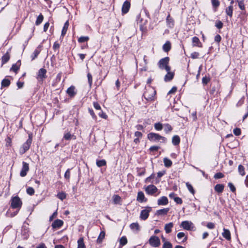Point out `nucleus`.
<instances>
[{
  "label": "nucleus",
  "mask_w": 248,
  "mask_h": 248,
  "mask_svg": "<svg viewBox=\"0 0 248 248\" xmlns=\"http://www.w3.org/2000/svg\"><path fill=\"white\" fill-rule=\"evenodd\" d=\"M173 227L172 222H170L166 224L164 227V230L167 233H169L171 232V229Z\"/></svg>",
  "instance_id": "obj_22"
},
{
  "label": "nucleus",
  "mask_w": 248,
  "mask_h": 248,
  "mask_svg": "<svg viewBox=\"0 0 248 248\" xmlns=\"http://www.w3.org/2000/svg\"><path fill=\"white\" fill-rule=\"evenodd\" d=\"M19 69V66L17 64H13L10 70L15 72V73H17Z\"/></svg>",
  "instance_id": "obj_49"
},
{
  "label": "nucleus",
  "mask_w": 248,
  "mask_h": 248,
  "mask_svg": "<svg viewBox=\"0 0 248 248\" xmlns=\"http://www.w3.org/2000/svg\"><path fill=\"white\" fill-rule=\"evenodd\" d=\"M10 202L11 207L13 209H16L17 210V211H16L15 213H14V214H11L10 215H9L10 210H9L7 211V214L8 215V216L12 217H14L18 213V211L21 207L22 202L20 198L17 196L12 197L10 200Z\"/></svg>",
  "instance_id": "obj_1"
},
{
  "label": "nucleus",
  "mask_w": 248,
  "mask_h": 248,
  "mask_svg": "<svg viewBox=\"0 0 248 248\" xmlns=\"http://www.w3.org/2000/svg\"><path fill=\"white\" fill-rule=\"evenodd\" d=\"M164 131L166 133H168L172 130V126L169 124H164Z\"/></svg>",
  "instance_id": "obj_35"
},
{
  "label": "nucleus",
  "mask_w": 248,
  "mask_h": 248,
  "mask_svg": "<svg viewBox=\"0 0 248 248\" xmlns=\"http://www.w3.org/2000/svg\"><path fill=\"white\" fill-rule=\"evenodd\" d=\"M78 248H85L83 238H80L78 241Z\"/></svg>",
  "instance_id": "obj_34"
},
{
  "label": "nucleus",
  "mask_w": 248,
  "mask_h": 248,
  "mask_svg": "<svg viewBox=\"0 0 248 248\" xmlns=\"http://www.w3.org/2000/svg\"><path fill=\"white\" fill-rule=\"evenodd\" d=\"M145 92L143 93L144 98L148 101H153L155 100L156 97V91L155 89L150 86L145 87Z\"/></svg>",
  "instance_id": "obj_2"
},
{
  "label": "nucleus",
  "mask_w": 248,
  "mask_h": 248,
  "mask_svg": "<svg viewBox=\"0 0 248 248\" xmlns=\"http://www.w3.org/2000/svg\"><path fill=\"white\" fill-rule=\"evenodd\" d=\"M177 238L179 239L184 237L183 240L182 241L183 242H184L186 241L187 240V237L185 236V234L184 232H179L177 235Z\"/></svg>",
  "instance_id": "obj_38"
},
{
  "label": "nucleus",
  "mask_w": 248,
  "mask_h": 248,
  "mask_svg": "<svg viewBox=\"0 0 248 248\" xmlns=\"http://www.w3.org/2000/svg\"><path fill=\"white\" fill-rule=\"evenodd\" d=\"M155 128L158 131L161 130L163 128V125L160 123H155L154 124Z\"/></svg>",
  "instance_id": "obj_46"
},
{
  "label": "nucleus",
  "mask_w": 248,
  "mask_h": 248,
  "mask_svg": "<svg viewBox=\"0 0 248 248\" xmlns=\"http://www.w3.org/2000/svg\"><path fill=\"white\" fill-rule=\"evenodd\" d=\"M96 165L99 167L104 166L106 165V162L105 160H104V159H102V160H97L96 161Z\"/></svg>",
  "instance_id": "obj_42"
},
{
  "label": "nucleus",
  "mask_w": 248,
  "mask_h": 248,
  "mask_svg": "<svg viewBox=\"0 0 248 248\" xmlns=\"http://www.w3.org/2000/svg\"><path fill=\"white\" fill-rule=\"evenodd\" d=\"M167 73L165 75L164 78V80L166 82L170 81L172 80L174 77V73L173 72H170V71H167Z\"/></svg>",
  "instance_id": "obj_18"
},
{
  "label": "nucleus",
  "mask_w": 248,
  "mask_h": 248,
  "mask_svg": "<svg viewBox=\"0 0 248 248\" xmlns=\"http://www.w3.org/2000/svg\"><path fill=\"white\" fill-rule=\"evenodd\" d=\"M68 26H69V21H67L64 23V25L62 28L61 36L63 37L66 34L67 31L68 30Z\"/></svg>",
  "instance_id": "obj_29"
},
{
  "label": "nucleus",
  "mask_w": 248,
  "mask_h": 248,
  "mask_svg": "<svg viewBox=\"0 0 248 248\" xmlns=\"http://www.w3.org/2000/svg\"><path fill=\"white\" fill-rule=\"evenodd\" d=\"M57 196L59 199L62 201L63 200L66 198V194L64 192H59L58 193Z\"/></svg>",
  "instance_id": "obj_45"
},
{
  "label": "nucleus",
  "mask_w": 248,
  "mask_h": 248,
  "mask_svg": "<svg viewBox=\"0 0 248 248\" xmlns=\"http://www.w3.org/2000/svg\"><path fill=\"white\" fill-rule=\"evenodd\" d=\"M75 90V87L74 86H71L67 89L66 93L70 97H73L77 94Z\"/></svg>",
  "instance_id": "obj_13"
},
{
  "label": "nucleus",
  "mask_w": 248,
  "mask_h": 248,
  "mask_svg": "<svg viewBox=\"0 0 248 248\" xmlns=\"http://www.w3.org/2000/svg\"><path fill=\"white\" fill-rule=\"evenodd\" d=\"M233 9V6L230 5L229 6L226 8L225 10L226 14L230 17H232V16Z\"/></svg>",
  "instance_id": "obj_26"
},
{
  "label": "nucleus",
  "mask_w": 248,
  "mask_h": 248,
  "mask_svg": "<svg viewBox=\"0 0 248 248\" xmlns=\"http://www.w3.org/2000/svg\"><path fill=\"white\" fill-rule=\"evenodd\" d=\"M27 192L28 194L32 195L34 193V190L32 187H29L27 189Z\"/></svg>",
  "instance_id": "obj_56"
},
{
  "label": "nucleus",
  "mask_w": 248,
  "mask_h": 248,
  "mask_svg": "<svg viewBox=\"0 0 248 248\" xmlns=\"http://www.w3.org/2000/svg\"><path fill=\"white\" fill-rule=\"evenodd\" d=\"M237 2H238V6L240 9L242 10H244L245 9V6L244 0H237Z\"/></svg>",
  "instance_id": "obj_50"
},
{
  "label": "nucleus",
  "mask_w": 248,
  "mask_h": 248,
  "mask_svg": "<svg viewBox=\"0 0 248 248\" xmlns=\"http://www.w3.org/2000/svg\"><path fill=\"white\" fill-rule=\"evenodd\" d=\"M93 107L97 110H100L101 107L100 105L97 102H93Z\"/></svg>",
  "instance_id": "obj_64"
},
{
  "label": "nucleus",
  "mask_w": 248,
  "mask_h": 248,
  "mask_svg": "<svg viewBox=\"0 0 248 248\" xmlns=\"http://www.w3.org/2000/svg\"><path fill=\"white\" fill-rule=\"evenodd\" d=\"M169 208H164L162 209L158 210L156 211V214L157 215H165L167 214L169 211Z\"/></svg>",
  "instance_id": "obj_27"
},
{
  "label": "nucleus",
  "mask_w": 248,
  "mask_h": 248,
  "mask_svg": "<svg viewBox=\"0 0 248 248\" xmlns=\"http://www.w3.org/2000/svg\"><path fill=\"white\" fill-rule=\"evenodd\" d=\"M164 165L166 167H170L172 165L171 161L170 159H169L167 157H165L164 158Z\"/></svg>",
  "instance_id": "obj_37"
},
{
  "label": "nucleus",
  "mask_w": 248,
  "mask_h": 248,
  "mask_svg": "<svg viewBox=\"0 0 248 248\" xmlns=\"http://www.w3.org/2000/svg\"><path fill=\"white\" fill-rule=\"evenodd\" d=\"M180 226L187 231L193 230L195 227L193 223L190 221H183L181 222Z\"/></svg>",
  "instance_id": "obj_6"
},
{
  "label": "nucleus",
  "mask_w": 248,
  "mask_h": 248,
  "mask_svg": "<svg viewBox=\"0 0 248 248\" xmlns=\"http://www.w3.org/2000/svg\"><path fill=\"white\" fill-rule=\"evenodd\" d=\"M130 7V2L128 1H125L122 6V12L124 14H126Z\"/></svg>",
  "instance_id": "obj_12"
},
{
  "label": "nucleus",
  "mask_w": 248,
  "mask_h": 248,
  "mask_svg": "<svg viewBox=\"0 0 248 248\" xmlns=\"http://www.w3.org/2000/svg\"><path fill=\"white\" fill-rule=\"evenodd\" d=\"M233 133L236 136H239L241 133V131L239 128H235L233 130Z\"/></svg>",
  "instance_id": "obj_55"
},
{
  "label": "nucleus",
  "mask_w": 248,
  "mask_h": 248,
  "mask_svg": "<svg viewBox=\"0 0 248 248\" xmlns=\"http://www.w3.org/2000/svg\"><path fill=\"white\" fill-rule=\"evenodd\" d=\"M98 115L100 117L105 119H106L108 118L107 115L102 110L98 113Z\"/></svg>",
  "instance_id": "obj_60"
},
{
  "label": "nucleus",
  "mask_w": 248,
  "mask_h": 248,
  "mask_svg": "<svg viewBox=\"0 0 248 248\" xmlns=\"http://www.w3.org/2000/svg\"><path fill=\"white\" fill-rule=\"evenodd\" d=\"M162 248H172V246L170 242H165L163 245Z\"/></svg>",
  "instance_id": "obj_52"
},
{
  "label": "nucleus",
  "mask_w": 248,
  "mask_h": 248,
  "mask_svg": "<svg viewBox=\"0 0 248 248\" xmlns=\"http://www.w3.org/2000/svg\"><path fill=\"white\" fill-rule=\"evenodd\" d=\"M180 139L178 136L175 135L172 137V142L174 145H178L180 143Z\"/></svg>",
  "instance_id": "obj_30"
},
{
  "label": "nucleus",
  "mask_w": 248,
  "mask_h": 248,
  "mask_svg": "<svg viewBox=\"0 0 248 248\" xmlns=\"http://www.w3.org/2000/svg\"><path fill=\"white\" fill-rule=\"evenodd\" d=\"M210 81V78L206 76L203 77L202 79V83L205 85L207 84Z\"/></svg>",
  "instance_id": "obj_53"
},
{
  "label": "nucleus",
  "mask_w": 248,
  "mask_h": 248,
  "mask_svg": "<svg viewBox=\"0 0 248 248\" xmlns=\"http://www.w3.org/2000/svg\"><path fill=\"white\" fill-rule=\"evenodd\" d=\"M10 80L7 78L3 79L1 81V87H7L10 84Z\"/></svg>",
  "instance_id": "obj_32"
},
{
  "label": "nucleus",
  "mask_w": 248,
  "mask_h": 248,
  "mask_svg": "<svg viewBox=\"0 0 248 248\" xmlns=\"http://www.w3.org/2000/svg\"><path fill=\"white\" fill-rule=\"evenodd\" d=\"M199 56V53L197 52H194L191 54V57L193 59H197Z\"/></svg>",
  "instance_id": "obj_62"
},
{
  "label": "nucleus",
  "mask_w": 248,
  "mask_h": 248,
  "mask_svg": "<svg viewBox=\"0 0 248 248\" xmlns=\"http://www.w3.org/2000/svg\"><path fill=\"white\" fill-rule=\"evenodd\" d=\"M168 199L165 196H162L157 200V204L158 205H166L168 204Z\"/></svg>",
  "instance_id": "obj_14"
},
{
  "label": "nucleus",
  "mask_w": 248,
  "mask_h": 248,
  "mask_svg": "<svg viewBox=\"0 0 248 248\" xmlns=\"http://www.w3.org/2000/svg\"><path fill=\"white\" fill-rule=\"evenodd\" d=\"M10 58V55L9 52H7L1 58V66L7 62Z\"/></svg>",
  "instance_id": "obj_19"
},
{
  "label": "nucleus",
  "mask_w": 248,
  "mask_h": 248,
  "mask_svg": "<svg viewBox=\"0 0 248 248\" xmlns=\"http://www.w3.org/2000/svg\"><path fill=\"white\" fill-rule=\"evenodd\" d=\"M150 245L154 247H158L160 245L159 238L156 236H152L149 240Z\"/></svg>",
  "instance_id": "obj_9"
},
{
  "label": "nucleus",
  "mask_w": 248,
  "mask_h": 248,
  "mask_svg": "<svg viewBox=\"0 0 248 248\" xmlns=\"http://www.w3.org/2000/svg\"><path fill=\"white\" fill-rule=\"evenodd\" d=\"M40 52V51L39 50H38V49H36L34 51L32 55L31 56V60H34L36 58H37Z\"/></svg>",
  "instance_id": "obj_44"
},
{
  "label": "nucleus",
  "mask_w": 248,
  "mask_h": 248,
  "mask_svg": "<svg viewBox=\"0 0 248 248\" xmlns=\"http://www.w3.org/2000/svg\"><path fill=\"white\" fill-rule=\"evenodd\" d=\"M148 139L153 142H165L166 141V138L164 137L161 136L158 134L155 133H150L147 135Z\"/></svg>",
  "instance_id": "obj_3"
},
{
  "label": "nucleus",
  "mask_w": 248,
  "mask_h": 248,
  "mask_svg": "<svg viewBox=\"0 0 248 248\" xmlns=\"http://www.w3.org/2000/svg\"><path fill=\"white\" fill-rule=\"evenodd\" d=\"M186 186L188 189L189 191L192 193V194H194L195 190L191 184H190L188 182L186 183Z\"/></svg>",
  "instance_id": "obj_43"
},
{
  "label": "nucleus",
  "mask_w": 248,
  "mask_h": 248,
  "mask_svg": "<svg viewBox=\"0 0 248 248\" xmlns=\"http://www.w3.org/2000/svg\"><path fill=\"white\" fill-rule=\"evenodd\" d=\"M224 186L223 184H217L215 186V190L217 193H222L224 190Z\"/></svg>",
  "instance_id": "obj_24"
},
{
  "label": "nucleus",
  "mask_w": 248,
  "mask_h": 248,
  "mask_svg": "<svg viewBox=\"0 0 248 248\" xmlns=\"http://www.w3.org/2000/svg\"><path fill=\"white\" fill-rule=\"evenodd\" d=\"M211 3L214 11L216 12L220 5V1L219 0H211Z\"/></svg>",
  "instance_id": "obj_23"
},
{
  "label": "nucleus",
  "mask_w": 248,
  "mask_h": 248,
  "mask_svg": "<svg viewBox=\"0 0 248 248\" xmlns=\"http://www.w3.org/2000/svg\"><path fill=\"white\" fill-rule=\"evenodd\" d=\"M105 236V233L104 231H102L97 238V242L98 243H101L103 239L104 238Z\"/></svg>",
  "instance_id": "obj_41"
},
{
  "label": "nucleus",
  "mask_w": 248,
  "mask_h": 248,
  "mask_svg": "<svg viewBox=\"0 0 248 248\" xmlns=\"http://www.w3.org/2000/svg\"><path fill=\"white\" fill-rule=\"evenodd\" d=\"M228 186L229 187L230 190L232 192H234L235 191L236 188H235L234 186L232 183H228Z\"/></svg>",
  "instance_id": "obj_61"
},
{
  "label": "nucleus",
  "mask_w": 248,
  "mask_h": 248,
  "mask_svg": "<svg viewBox=\"0 0 248 248\" xmlns=\"http://www.w3.org/2000/svg\"><path fill=\"white\" fill-rule=\"evenodd\" d=\"M167 23L169 27H173L174 26V20L170 17V15H169L167 17Z\"/></svg>",
  "instance_id": "obj_28"
},
{
  "label": "nucleus",
  "mask_w": 248,
  "mask_h": 248,
  "mask_svg": "<svg viewBox=\"0 0 248 248\" xmlns=\"http://www.w3.org/2000/svg\"><path fill=\"white\" fill-rule=\"evenodd\" d=\"M238 172L241 175H242V176L245 175V168L243 166H242L241 165H239L238 166Z\"/></svg>",
  "instance_id": "obj_39"
},
{
  "label": "nucleus",
  "mask_w": 248,
  "mask_h": 248,
  "mask_svg": "<svg viewBox=\"0 0 248 248\" xmlns=\"http://www.w3.org/2000/svg\"><path fill=\"white\" fill-rule=\"evenodd\" d=\"M174 201L177 203L180 204H182L183 202V201H182V200L181 199V198L178 197H177L176 198H175Z\"/></svg>",
  "instance_id": "obj_63"
},
{
  "label": "nucleus",
  "mask_w": 248,
  "mask_h": 248,
  "mask_svg": "<svg viewBox=\"0 0 248 248\" xmlns=\"http://www.w3.org/2000/svg\"><path fill=\"white\" fill-rule=\"evenodd\" d=\"M152 211L151 207H147L146 209L142 210L140 214V218L141 219L145 220L147 219L149 217V213Z\"/></svg>",
  "instance_id": "obj_8"
},
{
  "label": "nucleus",
  "mask_w": 248,
  "mask_h": 248,
  "mask_svg": "<svg viewBox=\"0 0 248 248\" xmlns=\"http://www.w3.org/2000/svg\"><path fill=\"white\" fill-rule=\"evenodd\" d=\"M32 142V135L31 134L29 135V138L20 147L19 150V152L21 154H23L26 153V152L28 150L31 146V143Z\"/></svg>",
  "instance_id": "obj_5"
},
{
  "label": "nucleus",
  "mask_w": 248,
  "mask_h": 248,
  "mask_svg": "<svg viewBox=\"0 0 248 248\" xmlns=\"http://www.w3.org/2000/svg\"><path fill=\"white\" fill-rule=\"evenodd\" d=\"M223 23L220 20H217L215 26L218 29H220L223 27Z\"/></svg>",
  "instance_id": "obj_51"
},
{
  "label": "nucleus",
  "mask_w": 248,
  "mask_h": 248,
  "mask_svg": "<svg viewBox=\"0 0 248 248\" xmlns=\"http://www.w3.org/2000/svg\"><path fill=\"white\" fill-rule=\"evenodd\" d=\"M88 110H89V112L90 114V115L92 116V117H93V118L94 120L96 119V115L95 114L93 110L92 109V108H89L88 109Z\"/></svg>",
  "instance_id": "obj_58"
},
{
  "label": "nucleus",
  "mask_w": 248,
  "mask_h": 248,
  "mask_svg": "<svg viewBox=\"0 0 248 248\" xmlns=\"http://www.w3.org/2000/svg\"><path fill=\"white\" fill-rule=\"evenodd\" d=\"M223 232L222 233V236L226 240L230 241L231 239V232L228 229L224 228L223 229Z\"/></svg>",
  "instance_id": "obj_16"
},
{
  "label": "nucleus",
  "mask_w": 248,
  "mask_h": 248,
  "mask_svg": "<svg viewBox=\"0 0 248 248\" xmlns=\"http://www.w3.org/2000/svg\"><path fill=\"white\" fill-rule=\"evenodd\" d=\"M159 148L160 147L159 146H153L150 148V150L152 154H156V152H157Z\"/></svg>",
  "instance_id": "obj_47"
},
{
  "label": "nucleus",
  "mask_w": 248,
  "mask_h": 248,
  "mask_svg": "<svg viewBox=\"0 0 248 248\" xmlns=\"http://www.w3.org/2000/svg\"><path fill=\"white\" fill-rule=\"evenodd\" d=\"M63 139L65 140H76V137L74 135L71 134L70 132H66L63 136Z\"/></svg>",
  "instance_id": "obj_21"
},
{
  "label": "nucleus",
  "mask_w": 248,
  "mask_h": 248,
  "mask_svg": "<svg viewBox=\"0 0 248 248\" xmlns=\"http://www.w3.org/2000/svg\"><path fill=\"white\" fill-rule=\"evenodd\" d=\"M43 19V16L41 14H40L37 18V19L35 22V24L36 25H40L42 22Z\"/></svg>",
  "instance_id": "obj_36"
},
{
  "label": "nucleus",
  "mask_w": 248,
  "mask_h": 248,
  "mask_svg": "<svg viewBox=\"0 0 248 248\" xmlns=\"http://www.w3.org/2000/svg\"><path fill=\"white\" fill-rule=\"evenodd\" d=\"M170 58L168 57H165L160 60L157 63L158 66L161 69H165L166 71H170V67L169 65Z\"/></svg>",
  "instance_id": "obj_4"
},
{
  "label": "nucleus",
  "mask_w": 248,
  "mask_h": 248,
  "mask_svg": "<svg viewBox=\"0 0 248 248\" xmlns=\"http://www.w3.org/2000/svg\"><path fill=\"white\" fill-rule=\"evenodd\" d=\"M29 170V164L25 162H23V166L20 171V175L21 177H24L27 175Z\"/></svg>",
  "instance_id": "obj_10"
},
{
  "label": "nucleus",
  "mask_w": 248,
  "mask_h": 248,
  "mask_svg": "<svg viewBox=\"0 0 248 248\" xmlns=\"http://www.w3.org/2000/svg\"><path fill=\"white\" fill-rule=\"evenodd\" d=\"M127 243V240L125 236H123L120 239V245L121 246L125 245Z\"/></svg>",
  "instance_id": "obj_40"
},
{
  "label": "nucleus",
  "mask_w": 248,
  "mask_h": 248,
  "mask_svg": "<svg viewBox=\"0 0 248 248\" xmlns=\"http://www.w3.org/2000/svg\"><path fill=\"white\" fill-rule=\"evenodd\" d=\"M89 40V37L88 36H81L78 39L79 43H83L88 41Z\"/></svg>",
  "instance_id": "obj_48"
},
{
  "label": "nucleus",
  "mask_w": 248,
  "mask_h": 248,
  "mask_svg": "<svg viewBox=\"0 0 248 248\" xmlns=\"http://www.w3.org/2000/svg\"><path fill=\"white\" fill-rule=\"evenodd\" d=\"M46 70L45 69H40L38 72L37 78L43 81L44 78H46Z\"/></svg>",
  "instance_id": "obj_11"
},
{
  "label": "nucleus",
  "mask_w": 248,
  "mask_h": 248,
  "mask_svg": "<svg viewBox=\"0 0 248 248\" xmlns=\"http://www.w3.org/2000/svg\"><path fill=\"white\" fill-rule=\"evenodd\" d=\"M87 78H88L89 84L90 86H91L92 85V83H93V78H92V76L91 74V73H88L87 74Z\"/></svg>",
  "instance_id": "obj_54"
},
{
  "label": "nucleus",
  "mask_w": 248,
  "mask_h": 248,
  "mask_svg": "<svg viewBox=\"0 0 248 248\" xmlns=\"http://www.w3.org/2000/svg\"><path fill=\"white\" fill-rule=\"evenodd\" d=\"M130 228L132 230L139 231L140 230V226L138 223H133L130 224Z\"/></svg>",
  "instance_id": "obj_33"
},
{
  "label": "nucleus",
  "mask_w": 248,
  "mask_h": 248,
  "mask_svg": "<svg viewBox=\"0 0 248 248\" xmlns=\"http://www.w3.org/2000/svg\"><path fill=\"white\" fill-rule=\"evenodd\" d=\"M171 49V43L170 41H167L163 46V49L165 52H168Z\"/></svg>",
  "instance_id": "obj_25"
},
{
  "label": "nucleus",
  "mask_w": 248,
  "mask_h": 248,
  "mask_svg": "<svg viewBox=\"0 0 248 248\" xmlns=\"http://www.w3.org/2000/svg\"><path fill=\"white\" fill-rule=\"evenodd\" d=\"M63 224V222L62 220L56 219L52 223V226L53 228H59L62 226Z\"/></svg>",
  "instance_id": "obj_20"
},
{
  "label": "nucleus",
  "mask_w": 248,
  "mask_h": 248,
  "mask_svg": "<svg viewBox=\"0 0 248 248\" xmlns=\"http://www.w3.org/2000/svg\"><path fill=\"white\" fill-rule=\"evenodd\" d=\"M70 177V169H68L64 174V178L66 180H69Z\"/></svg>",
  "instance_id": "obj_57"
},
{
  "label": "nucleus",
  "mask_w": 248,
  "mask_h": 248,
  "mask_svg": "<svg viewBox=\"0 0 248 248\" xmlns=\"http://www.w3.org/2000/svg\"><path fill=\"white\" fill-rule=\"evenodd\" d=\"M224 177V174L221 172H218L215 174L214 178L215 179H220Z\"/></svg>",
  "instance_id": "obj_59"
},
{
  "label": "nucleus",
  "mask_w": 248,
  "mask_h": 248,
  "mask_svg": "<svg viewBox=\"0 0 248 248\" xmlns=\"http://www.w3.org/2000/svg\"><path fill=\"white\" fill-rule=\"evenodd\" d=\"M192 43L193 46H198L199 47H202V45L200 42V39L197 37H194L192 38Z\"/></svg>",
  "instance_id": "obj_17"
},
{
  "label": "nucleus",
  "mask_w": 248,
  "mask_h": 248,
  "mask_svg": "<svg viewBox=\"0 0 248 248\" xmlns=\"http://www.w3.org/2000/svg\"><path fill=\"white\" fill-rule=\"evenodd\" d=\"M112 200L114 204H120L121 198L118 195H115L113 196Z\"/></svg>",
  "instance_id": "obj_31"
},
{
  "label": "nucleus",
  "mask_w": 248,
  "mask_h": 248,
  "mask_svg": "<svg viewBox=\"0 0 248 248\" xmlns=\"http://www.w3.org/2000/svg\"><path fill=\"white\" fill-rule=\"evenodd\" d=\"M137 200L140 202H146L147 200L145 197L143 192L142 191H139L138 193Z\"/></svg>",
  "instance_id": "obj_15"
},
{
  "label": "nucleus",
  "mask_w": 248,
  "mask_h": 248,
  "mask_svg": "<svg viewBox=\"0 0 248 248\" xmlns=\"http://www.w3.org/2000/svg\"><path fill=\"white\" fill-rule=\"evenodd\" d=\"M144 189L146 193L150 195H153L158 191L157 187L153 185L148 186L144 188Z\"/></svg>",
  "instance_id": "obj_7"
}]
</instances>
